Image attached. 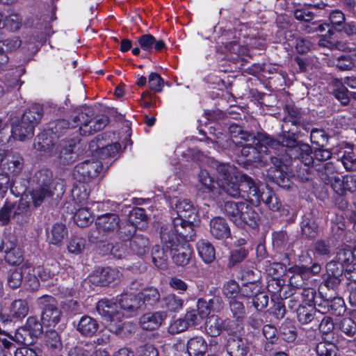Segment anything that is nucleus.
<instances>
[{
  "label": "nucleus",
  "instance_id": "1",
  "mask_svg": "<svg viewBox=\"0 0 356 356\" xmlns=\"http://www.w3.org/2000/svg\"><path fill=\"white\" fill-rule=\"evenodd\" d=\"M239 147L241 155L249 162H259L266 165L273 160L272 153L268 146L273 147L278 144L268 136L258 134L257 136L250 133H242L241 140L234 141Z\"/></svg>",
  "mask_w": 356,
  "mask_h": 356
},
{
  "label": "nucleus",
  "instance_id": "37",
  "mask_svg": "<svg viewBox=\"0 0 356 356\" xmlns=\"http://www.w3.org/2000/svg\"><path fill=\"white\" fill-rule=\"evenodd\" d=\"M52 172L48 169H42L35 172L33 181L36 182L38 187L51 188Z\"/></svg>",
  "mask_w": 356,
  "mask_h": 356
},
{
  "label": "nucleus",
  "instance_id": "31",
  "mask_svg": "<svg viewBox=\"0 0 356 356\" xmlns=\"http://www.w3.org/2000/svg\"><path fill=\"white\" fill-rule=\"evenodd\" d=\"M244 202H235L233 201H227L223 207V211L225 215L235 224V219L239 218L243 213L245 206Z\"/></svg>",
  "mask_w": 356,
  "mask_h": 356
},
{
  "label": "nucleus",
  "instance_id": "22",
  "mask_svg": "<svg viewBox=\"0 0 356 356\" xmlns=\"http://www.w3.org/2000/svg\"><path fill=\"white\" fill-rule=\"evenodd\" d=\"M30 209V198L29 195H23L21 199L19 200L18 204H15V208L14 209L13 218L17 222L22 223L26 220V216L29 212Z\"/></svg>",
  "mask_w": 356,
  "mask_h": 356
},
{
  "label": "nucleus",
  "instance_id": "50",
  "mask_svg": "<svg viewBox=\"0 0 356 356\" xmlns=\"http://www.w3.org/2000/svg\"><path fill=\"white\" fill-rule=\"evenodd\" d=\"M242 330V321L224 319L223 331H225L228 334H236L240 333Z\"/></svg>",
  "mask_w": 356,
  "mask_h": 356
},
{
  "label": "nucleus",
  "instance_id": "5",
  "mask_svg": "<svg viewBox=\"0 0 356 356\" xmlns=\"http://www.w3.org/2000/svg\"><path fill=\"white\" fill-rule=\"evenodd\" d=\"M217 185L221 188L228 195L238 197L241 195V191L245 190L247 193L248 188L243 186L241 176L236 169L229 164L221 163L217 165Z\"/></svg>",
  "mask_w": 356,
  "mask_h": 356
},
{
  "label": "nucleus",
  "instance_id": "64",
  "mask_svg": "<svg viewBox=\"0 0 356 356\" xmlns=\"http://www.w3.org/2000/svg\"><path fill=\"white\" fill-rule=\"evenodd\" d=\"M146 219L145 210L142 208H135L130 211L129 222L132 225H136L139 222Z\"/></svg>",
  "mask_w": 356,
  "mask_h": 356
},
{
  "label": "nucleus",
  "instance_id": "32",
  "mask_svg": "<svg viewBox=\"0 0 356 356\" xmlns=\"http://www.w3.org/2000/svg\"><path fill=\"white\" fill-rule=\"evenodd\" d=\"M22 270L26 275L24 278L25 285L31 291H36L40 287L38 277L36 273L35 268L31 266H23Z\"/></svg>",
  "mask_w": 356,
  "mask_h": 356
},
{
  "label": "nucleus",
  "instance_id": "38",
  "mask_svg": "<svg viewBox=\"0 0 356 356\" xmlns=\"http://www.w3.org/2000/svg\"><path fill=\"white\" fill-rule=\"evenodd\" d=\"M29 195L30 200H32L35 207L40 206L46 197L52 195L51 188L37 187L33 190Z\"/></svg>",
  "mask_w": 356,
  "mask_h": 356
},
{
  "label": "nucleus",
  "instance_id": "13",
  "mask_svg": "<svg viewBox=\"0 0 356 356\" xmlns=\"http://www.w3.org/2000/svg\"><path fill=\"white\" fill-rule=\"evenodd\" d=\"M24 166L23 159L19 154L7 153L1 159V167L4 172L15 176L22 170Z\"/></svg>",
  "mask_w": 356,
  "mask_h": 356
},
{
  "label": "nucleus",
  "instance_id": "46",
  "mask_svg": "<svg viewBox=\"0 0 356 356\" xmlns=\"http://www.w3.org/2000/svg\"><path fill=\"white\" fill-rule=\"evenodd\" d=\"M334 266L335 264L332 262H330L327 265V274L325 279V284L328 288L334 289L341 282L339 278L340 270H337L336 273L332 272V274L329 273Z\"/></svg>",
  "mask_w": 356,
  "mask_h": 356
},
{
  "label": "nucleus",
  "instance_id": "55",
  "mask_svg": "<svg viewBox=\"0 0 356 356\" xmlns=\"http://www.w3.org/2000/svg\"><path fill=\"white\" fill-rule=\"evenodd\" d=\"M261 290V287L257 282H249L244 284L241 289V296L252 298Z\"/></svg>",
  "mask_w": 356,
  "mask_h": 356
},
{
  "label": "nucleus",
  "instance_id": "42",
  "mask_svg": "<svg viewBox=\"0 0 356 356\" xmlns=\"http://www.w3.org/2000/svg\"><path fill=\"white\" fill-rule=\"evenodd\" d=\"M34 338H37V337L32 335L29 330L23 326L17 330L15 333L13 339L19 343H23L24 345H31L33 342Z\"/></svg>",
  "mask_w": 356,
  "mask_h": 356
},
{
  "label": "nucleus",
  "instance_id": "30",
  "mask_svg": "<svg viewBox=\"0 0 356 356\" xmlns=\"http://www.w3.org/2000/svg\"><path fill=\"white\" fill-rule=\"evenodd\" d=\"M197 249L200 257L205 263H211L215 259V249L210 242L206 240L199 241L197 243Z\"/></svg>",
  "mask_w": 356,
  "mask_h": 356
},
{
  "label": "nucleus",
  "instance_id": "58",
  "mask_svg": "<svg viewBox=\"0 0 356 356\" xmlns=\"http://www.w3.org/2000/svg\"><path fill=\"white\" fill-rule=\"evenodd\" d=\"M339 326L341 331L349 337H352L356 333V323L350 318H343L341 321Z\"/></svg>",
  "mask_w": 356,
  "mask_h": 356
},
{
  "label": "nucleus",
  "instance_id": "49",
  "mask_svg": "<svg viewBox=\"0 0 356 356\" xmlns=\"http://www.w3.org/2000/svg\"><path fill=\"white\" fill-rule=\"evenodd\" d=\"M14 355L15 356H41L42 350L36 345L31 344V346L25 345L24 346L17 348L15 351Z\"/></svg>",
  "mask_w": 356,
  "mask_h": 356
},
{
  "label": "nucleus",
  "instance_id": "40",
  "mask_svg": "<svg viewBox=\"0 0 356 356\" xmlns=\"http://www.w3.org/2000/svg\"><path fill=\"white\" fill-rule=\"evenodd\" d=\"M164 307L171 312H177L182 309L184 300L175 294H169L163 299Z\"/></svg>",
  "mask_w": 356,
  "mask_h": 356
},
{
  "label": "nucleus",
  "instance_id": "48",
  "mask_svg": "<svg viewBox=\"0 0 356 356\" xmlns=\"http://www.w3.org/2000/svg\"><path fill=\"white\" fill-rule=\"evenodd\" d=\"M241 289L238 284L234 280H229L224 284L223 294L227 298L231 300L236 299L237 296L241 293Z\"/></svg>",
  "mask_w": 356,
  "mask_h": 356
},
{
  "label": "nucleus",
  "instance_id": "27",
  "mask_svg": "<svg viewBox=\"0 0 356 356\" xmlns=\"http://www.w3.org/2000/svg\"><path fill=\"white\" fill-rule=\"evenodd\" d=\"M224 319L217 315L210 316L205 323V330L211 337L219 336L223 331Z\"/></svg>",
  "mask_w": 356,
  "mask_h": 356
},
{
  "label": "nucleus",
  "instance_id": "6",
  "mask_svg": "<svg viewBox=\"0 0 356 356\" xmlns=\"http://www.w3.org/2000/svg\"><path fill=\"white\" fill-rule=\"evenodd\" d=\"M43 110L38 104L31 106L26 110L17 122H14L12 127L13 138L19 140H25L34 135V128L42 118Z\"/></svg>",
  "mask_w": 356,
  "mask_h": 356
},
{
  "label": "nucleus",
  "instance_id": "45",
  "mask_svg": "<svg viewBox=\"0 0 356 356\" xmlns=\"http://www.w3.org/2000/svg\"><path fill=\"white\" fill-rule=\"evenodd\" d=\"M15 208V203L10 201H6L4 205L0 209V225H7L11 217L13 218V211Z\"/></svg>",
  "mask_w": 356,
  "mask_h": 356
},
{
  "label": "nucleus",
  "instance_id": "63",
  "mask_svg": "<svg viewBox=\"0 0 356 356\" xmlns=\"http://www.w3.org/2000/svg\"><path fill=\"white\" fill-rule=\"evenodd\" d=\"M46 343L48 346L54 349H58L62 345L60 337L55 330L49 331L46 334Z\"/></svg>",
  "mask_w": 356,
  "mask_h": 356
},
{
  "label": "nucleus",
  "instance_id": "14",
  "mask_svg": "<svg viewBox=\"0 0 356 356\" xmlns=\"http://www.w3.org/2000/svg\"><path fill=\"white\" fill-rule=\"evenodd\" d=\"M167 313L163 311L145 314L140 318V325L143 330H154L159 328L165 320Z\"/></svg>",
  "mask_w": 356,
  "mask_h": 356
},
{
  "label": "nucleus",
  "instance_id": "11",
  "mask_svg": "<svg viewBox=\"0 0 356 356\" xmlns=\"http://www.w3.org/2000/svg\"><path fill=\"white\" fill-rule=\"evenodd\" d=\"M102 170L98 161H87L78 164L74 170V177L80 182H86L97 177Z\"/></svg>",
  "mask_w": 356,
  "mask_h": 356
},
{
  "label": "nucleus",
  "instance_id": "16",
  "mask_svg": "<svg viewBox=\"0 0 356 356\" xmlns=\"http://www.w3.org/2000/svg\"><path fill=\"white\" fill-rule=\"evenodd\" d=\"M287 273L289 277V284L294 288L298 289L302 286L305 282L309 280V271H307V267L303 265H296L290 267Z\"/></svg>",
  "mask_w": 356,
  "mask_h": 356
},
{
  "label": "nucleus",
  "instance_id": "43",
  "mask_svg": "<svg viewBox=\"0 0 356 356\" xmlns=\"http://www.w3.org/2000/svg\"><path fill=\"white\" fill-rule=\"evenodd\" d=\"M161 296L157 289L149 287L145 289L140 293V298L143 299V302L152 305L160 300Z\"/></svg>",
  "mask_w": 356,
  "mask_h": 356
},
{
  "label": "nucleus",
  "instance_id": "28",
  "mask_svg": "<svg viewBox=\"0 0 356 356\" xmlns=\"http://www.w3.org/2000/svg\"><path fill=\"white\" fill-rule=\"evenodd\" d=\"M29 307L25 300L17 299L14 300L10 307L9 315L14 319H22L29 314Z\"/></svg>",
  "mask_w": 356,
  "mask_h": 356
},
{
  "label": "nucleus",
  "instance_id": "60",
  "mask_svg": "<svg viewBox=\"0 0 356 356\" xmlns=\"http://www.w3.org/2000/svg\"><path fill=\"white\" fill-rule=\"evenodd\" d=\"M73 143H70L69 148H65L60 151V163L63 165H68L76 159V155L73 153V146L75 145V141H72Z\"/></svg>",
  "mask_w": 356,
  "mask_h": 356
},
{
  "label": "nucleus",
  "instance_id": "2",
  "mask_svg": "<svg viewBox=\"0 0 356 356\" xmlns=\"http://www.w3.org/2000/svg\"><path fill=\"white\" fill-rule=\"evenodd\" d=\"M175 209L178 217L175 218L172 224L166 227L172 228V232L186 240H193L195 222L197 216L195 207L190 200L180 199L175 204Z\"/></svg>",
  "mask_w": 356,
  "mask_h": 356
},
{
  "label": "nucleus",
  "instance_id": "23",
  "mask_svg": "<svg viewBox=\"0 0 356 356\" xmlns=\"http://www.w3.org/2000/svg\"><path fill=\"white\" fill-rule=\"evenodd\" d=\"M138 41L141 49L147 51H152L153 49L161 51L165 46V42L162 40H156L155 38L150 34L141 35L138 38Z\"/></svg>",
  "mask_w": 356,
  "mask_h": 356
},
{
  "label": "nucleus",
  "instance_id": "21",
  "mask_svg": "<svg viewBox=\"0 0 356 356\" xmlns=\"http://www.w3.org/2000/svg\"><path fill=\"white\" fill-rule=\"evenodd\" d=\"M227 350L230 356H246L248 343L242 338H231L227 341Z\"/></svg>",
  "mask_w": 356,
  "mask_h": 356
},
{
  "label": "nucleus",
  "instance_id": "4",
  "mask_svg": "<svg viewBox=\"0 0 356 356\" xmlns=\"http://www.w3.org/2000/svg\"><path fill=\"white\" fill-rule=\"evenodd\" d=\"M161 240L165 248L169 250L172 259L176 265L184 266L189 263L193 250L187 243L188 240L172 232V228L168 227L161 228Z\"/></svg>",
  "mask_w": 356,
  "mask_h": 356
},
{
  "label": "nucleus",
  "instance_id": "53",
  "mask_svg": "<svg viewBox=\"0 0 356 356\" xmlns=\"http://www.w3.org/2000/svg\"><path fill=\"white\" fill-rule=\"evenodd\" d=\"M336 346L329 342H320L316 347L318 356H335Z\"/></svg>",
  "mask_w": 356,
  "mask_h": 356
},
{
  "label": "nucleus",
  "instance_id": "12",
  "mask_svg": "<svg viewBox=\"0 0 356 356\" xmlns=\"http://www.w3.org/2000/svg\"><path fill=\"white\" fill-rule=\"evenodd\" d=\"M121 276L122 274L118 269L107 267L100 272L97 271L90 277V279L93 283L106 286L111 283H118L120 280Z\"/></svg>",
  "mask_w": 356,
  "mask_h": 356
},
{
  "label": "nucleus",
  "instance_id": "18",
  "mask_svg": "<svg viewBox=\"0 0 356 356\" xmlns=\"http://www.w3.org/2000/svg\"><path fill=\"white\" fill-rule=\"evenodd\" d=\"M243 213L239 218L235 219V225L243 227L248 225L251 227L257 225L259 220V215L254 211L252 206L248 203H245Z\"/></svg>",
  "mask_w": 356,
  "mask_h": 356
},
{
  "label": "nucleus",
  "instance_id": "57",
  "mask_svg": "<svg viewBox=\"0 0 356 356\" xmlns=\"http://www.w3.org/2000/svg\"><path fill=\"white\" fill-rule=\"evenodd\" d=\"M23 273L24 270L19 269L10 271L8 276V284L10 288L17 289L22 284Z\"/></svg>",
  "mask_w": 356,
  "mask_h": 356
},
{
  "label": "nucleus",
  "instance_id": "26",
  "mask_svg": "<svg viewBox=\"0 0 356 356\" xmlns=\"http://www.w3.org/2000/svg\"><path fill=\"white\" fill-rule=\"evenodd\" d=\"M99 327L97 322L88 316H84L80 319L77 330L84 336H92L96 333Z\"/></svg>",
  "mask_w": 356,
  "mask_h": 356
},
{
  "label": "nucleus",
  "instance_id": "41",
  "mask_svg": "<svg viewBox=\"0 0 356 356\" xmlns=\"http://www.w3.org/2000/svg\"><path fill=\"white\" fill-rule=\"evenodd\" d=\"M72 196L75 203L84 204L88 198V192L83 184L76 185L72 190Z\"/></svg>",
  "mask_w": 356,
  "mask_h": 356
},
{
  "label": "nucleus",
  "instance_id": "15",
  "mask_svg": "<svg viewBox=\"0 0 356 356\" xmlns=\"http://www.w3.org/2000/svg\"><path fill=\"white\" fill-rule=\"evenodd\" d=\"M119 217L116 214L106 213L97 218L95 225L99 233L103 234L118 230Z\"/></svg>",
  "mask_w": 356,
  "mask_h": 356
},
{
  "label": "nucleus",
  "instance_id": "35",
  "mask_svg": "<svg viewBox=\"0 0 356 356\" xmlns=\"http://www.w3.org/2000/svg\"><path fill=\"white\" fill-rule=\"evenodd\" d=\"M273 140V139H272ZM278 143L277 145H274L273 147L268 146L269 151L271 152L272 149H277L279 146H283L288 147L289 149L290 153H293L295 152V149L298 147L300 143H298L296 138L291 136L288 133H284L282 136H280L279 140H274Z\"/></svg>",
  "mask_w": 356,
  "mask_h": 356
},
{
  "label": "nucleus",
  "instance_id": "17",
  "mask_svg": "<svg viewBox=\"0 0 356 356\" xmlns=\"http://www.w3.org/2000/svg\"><path fill=\"white\" fill-rule=\"evenodd\" d=\"M198 180V194L200 193H208L210 197L213 195L216 184V181L210 175L209 172L207 170H201L197 176Z\"/></svg>",
  "mask_w": 356,
  "mask_h": 356
},
{
  "label": "nucleus",
  "instance_id": "54",
  "mask_svg": "<svg viewBox=\"0 0 356 356\" xmlns=\"http://www.w3.org/2000/svg\"><path fill=\"white\" fill-rule=\"evenodd\" d=\"M330 313L335 316L342 315L345 311V303L343 300L339 297H335L329 300Z\"/></svg>",
  "mask_w": 356,
  "mask_h": 356
},
{
  "label": "nucleus",
  "instance_id": "36",
  "mask_svg": "<svg viewBox=\"0 0 356 356\" xmlns=\"http://www.w3.org/2000/svg\"><path fill=\"white\" fill-rule=\"evenodd\" d=\"M316 314V309L312 305H301L297 309V317L302 324H307L314 318Z\"/></svg>",
  "mask_w": 356,
  "mask_h": 356
},
{
  "label": "nucleus",
  "instance_id": "3",
  "mask_svg": "<svg viewBox=\"0 0 356 356\" xmlns=\"http://www.w3.org/2000/svg\"><path fill=\"white\" fill-rule=\"evenodd\" d=\"M90 111L88 109L79 113L74 117L73 123L70 124L65 120H59L54 123L51 129L55 134L62 133L63 130L70 128L79 127V130L81 135L87 136L99 131L104 128L108 123L106 116H100L94 120L91 119Z\"/></svg>",
  "mask_w": 356,
  "mask_h": 356
},
{
  "label": "nucleus",
  "instance_id": "59",
  "mask_svg": "<svg viewBox=\"0 0 356 356\" xmlns=\"http://www.w3.org/2000/svg\"><path fill=\"white\" fill-rule=\"evenodd\" d=\"M188 327V323L184 318H178L170 323L168 327V332L176 334L185 331Z\"/></svg>",
  "mask_w": 356,
  "mask_h": 356
},
{
  "label": "nucleus",
  "instance_id": "19",
  "mask_svg": "<svg viewBox=\"0 0 356 356\" xmlns=\"http://www.w3.org/2000/svg\"><path fill=\"white\" fill-rule=\"evenodd\" d=\"M210 232L215 238L222 239L229 236L230 230L224 218L216 217L210 222Z\"/></svg>",
  "mask_w": 356,
  "mask_h": 356
},
{
  "label": "nucleus",
  "instance_id": "56",
  "mask_svg": "<svg viewBox=\"0 0 356 356\" xmlns=\"http://www.w3.org/2000/svg\"><path fill=\"white\" fill-rule=\"evenodd\" d=\"M149 88L155 92H161L163 87V80L157 73L152 72L148 77Z\"/></svg>",
  "mask_w": 356,
  "mask_h": 356
},
{
  "label": "nucleus",
  "instance_id": "24",
  "mask_svg": "<svg viewBox=\"0 0 356 356\" xmlns=\"http://www.w3.org/2000/svg\"><path fill=\"white\" fill-rule=\"evenodd\" d=\"M119 309L125 314L124 317H129L131 312H134L138 307V302L131 294H124L118 299Z\"/></svg>",
  "mask_w": 356,
  "mask_h": 356
},
{
  "label": "nucleus",
  "instance_id": "10",
  "mask_svg": "<svg viewBox=\"0 0 356 356\" xmlns=\"http://www.w3.org/2000/svg\"><path fill=\"white\" fill-rule=\"evenodd\" d=\"M0 257L10 265H19L23 261L22 250L14 238H4L0 245Z\"/></svg>",
  "mask_w": 356,
  "mask_h": 356
},
{
  "label": "nucleus",
  "instance_id": "61",
  "mask_svg": "<svg viewBox=\"0 0 356 356\" xmlns=\"http://www.w3.org/2000/svg\"><path fill=\"white\" fill-rule=\"evenodd\" d=\"M252 305L257 310L264 309L268 302V296L261 290L259 291L252 298Z\"/></svg>",
  "mask_w": 356,
  "mask_h": 356
},
{
  "label": "nucleus",
  "instance_id": "7",
  "mask_svg": "<svg viewBox=\"0 0 356 356\" xmlns=\"http://www.w3.org/2000/svg\"><path fill=\"white\" fill-rule=\"evenodd\" d=\"M98 313L104 318L110 332L118 334L125 325L122 318L125 314L119 309L118 302L108 300H99L97 304Z\"/></svg>",
  "mask_w": 356,
  "mask_h": 356
},
{
  "label": "nucleus",
  "instance_id": "51",
  "mask_svg": "<svg viewBox=\"0 0 356 356\" xmlns=\"http://www.w3.org/2000/svg\"><path fill=\"white\" fill-rule=\"evenodd\" d=\"M24 327L35 337H38L42 334V325L34 316H29L27 318Z\"/></svg>",
  "mask_w": 356,
  "mask_h": 356
},
{
  "label": "nucleus",
  "instance_id": "62",
  "mask_svg": "<svg viewBox=\"0 0 356 356\" xmlns=\"http://www.w3.org/2000/svg\"><path fill=\"white\" fill-rule=\"evenodd\" d=\"M302 233L307 238H314L317 235V226L310 220H304L302 223Z\"/></svg>",
  "mask_w": 356,
  "mask_h": 356
},
{
  "label": "nucleus",
  "instance_id": "33",
  "mask_svg": "<svg viewBox=\"0 0 356 356\" xmlns=\"http://www.w3.org/2000/svg\"><path fill=\"white\" fill-rule=\"evenodd\" d=\"M67 234L65 225L62 223L54 224L48 233V239L54 245H60Z\"/></svg>",
  "mask_w": 356,
  "mask_h": 356
},
{
  "label": "nucleus",
  "instance_id": "8",
  "mask_svg": "<svg viewBox=\"0 0 356 356\" xmlns=\"http://www.w3.org/2000/svg\"><path fill=\"white\" fill-rule=\"evenodd\" d=\"M37 303L42 310L41 316L42 325L54 327L60 322L62 315L55 298L51 296L44 295L38 298Z\"/></svg>",
  "mask_w": 356,
  "mask_h": 356
},
{
  "label": "nucleus",
  "instance_id": "25",
  "mask_svg": "<svg viewBox=\"0 0 356 356\" xmlns=\"http://www.w3.org/2000/svg\"><path fill=\"white\" fill-rule=\"evenodd\" d=\"M312 150L311 147L305 143H301L296 147L295 152L289 153L291 156L298 159L305 165H310L314 162V159L312 155Z\"/></svg>",
  "mask_w": 356,
  "mask_h": 356
},
{
  "label": "nucleus",
  "instance_id": "44",
  "mask_svg": "<svg viewBox=\"0 0 356 356\" xmlns=\"http://www.w3.org/2000/svg\"><path fill=\"white\" fill-rule=\"evenodd\" d=\"M229 309L233 318L238 321H243L245 314V308L243 303L238 299L229 301Z\"/></svg>",
  "mask_w": 356,
  "mask_h": 356
},
{
  "label": "nucleus",
  "instance_id": "34",
  "mask_svg": "<svg viewBox=\"0 0 356 356\" xmlns=\"http://www.w3.org/2000/svg\"><path fill=\"white\" fill-rule=\"evenodd\" d=\"M163 248L161 249L159 245H155L152 251V261L155 266L160 269H165L167 268V250L163 243Z\"/></svg>",
  "mask_w": 356,
  "mask_h": 356
},
{
  "label": "nucleus",
  "instance_id": "52",
  "mask_svg": "<svg viewBox=\"0 0 356 356\" xmlns=\"http://www.w3.org/2000/svg\"><path fill=\"white\" fill-rule=\"evenodd\" d=\"M85 248V239L76 236H72L67 243V249L70 252L79 254Z\"/></svg>",
  "mask_w": 356,
  "mask_h": 356
},
{
  "label": "nucleus",
  "instance_id": "29",
  "mask_svg": "<svg viewBox=\"0 0 356 356\" xmlns=\"http://www.w3.org/2000/svg\"><path fill=\"white\" fill-rule=\"evenodd\" d=\"M131 250L138 255H143L149 250V240L147 237L136 234L129 241Z\"/></svg>",
  "mask_w": 356,
  "mask_h": 356
},
{
  "label": "nucleus",
  "instance_id": "20",
  "mask_svg": "<svg viewBox=\"0 0 356 356\" xmlns=\"http://www.w3.org/2000/svg\"><path fill=\"white\" fill-rule=\"evenodd\" d=\"M207 350V343L200 336L191 338L187 343V353L189 356H203Z\"/></svg>",
  "mask_w": 356,
  "mask_h": 356
},
{
  "label": "nucleus",
  "instance_id": "47",
  "mask_svg": "<svg viewBox=\"0 0 356 356\" xmlns=\"http://www.w3.org/2000/svg\"><path fill=\"white\" fill-rule=\"evenodd\" d=\"M22 24V18L17 14H11L2 19V24L0 28L6 27L10 31H15L18 30Z\"/></svg>",
  "mask_w": 356,
  "mask_h": 356
},
{
  "label": "nucleus",
  "instance_id": "39",
  "mask_svg": "<svg viewBox=\"0 0 356 356\" xmlns=\"http://www.w3.org/2000/svg\"><path fill=\"white\" fill-rule=\"evenodd\" d=\"M74 219L79 227H86L93 220L91 212L87 207L79 209L74 214Z\"/></svg>",
  "mask_w": 356,
  "mask_h": 356
},
{
  "label": "nucleus",
  "instance_id": "9",
  "mask_svg": "<svg viewBox=\"0 0 356 356\" xmlns=\"http://www.w3.org/2000/svg\"><path fill=\"white\" fill-rule=\"evenodd\" d=\"M241 179H243L242 186L248 188L247 193L253 202L260 203L262 201L266 204L270 202V200L275 194L266 185L263 184H257L248 176H241Z\"/></svg>",
  "mask_w": 356,
  "mask_h": 356
}]
</instances>
